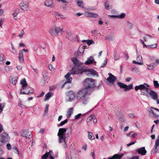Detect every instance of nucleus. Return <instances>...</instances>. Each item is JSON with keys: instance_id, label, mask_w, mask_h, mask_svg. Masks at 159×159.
Wrapping results in <instances>:
<instances>
[{"instance_id": "obj_1", "label": "nucleus", "mask_w": 159, "mask_h": 159, "mask_svg": "<svg viewBox=\"0 0 159 159\" xmlns=\"http://www.w3.org/2000/svg\"><path fill=\"white\" fill-rule=\"evenodd\" d=\"M66 128H61L59 129L57 136L58 137V142L61 143L64 148L67 147V143L69 136H66Z\"/></svg>"}, {"instance_id": "obj_2", "label": "nucleus", "mask_w": 159, "mask_h": 159, "mask_svg": "<svg viewBox=\"0 0 159 159\" xmlns=\"http://www.w3.org/2000/svg\"><path fill=\"white\" fill-rule=\"evenodd\" d=\"M78 69V67L74 66L70 70V73H68L65 75V77L66 79V81L64 82L63 85V87L67 83H70L71 82L72 80V78L70 77L71 74L73 75L75 74L78 75L79 74V72Z\"/></svg>"}, {"instance_id": "obj_3", "label": "nucleus", "mask_w": 159, "mask_h": 159, "mask_svg": "<svg viewBox=\"0 0 159 159\" xmlns=\"http://www.w3.org/2000/svg\"><path fill=\"white\" fill-rule=\"evenodd\" d=\"M149 86L146 83H144L143 84H141L138 86H136L135 88V90L136 91H138V90H140L141 91V93L142 95L144 96H147V93H148L150 90Z\"/></svg>"}, {"instance_id": "obj_4", "label": "nucleus", "mask_w": 159, "mask_h": 159, "mask_svg": "<svg viewBox=\"0 0 159 159\" xmlns=\"http://www.w3.org/2000/svg\"><path fill=\"white\" fill-rule=\"evenodd\" d=\"M63 30V26L54 25L49 30V32L52 36H55L56 34H61Z\"/></svg>"}, {"instance_id": "obj_5", "label": "nucleus", "mask_w": 159, "mask_h": 159, "mask_svg": "<svg viewBox=\"0 0 159 159\" xmlns=\"http://www.w3.org/2000/svg\"><path fill=\"white\" fill-rule=\"evenodd\" d=\"M84 84L86 89H91L95 86V82L92 78H87L84 82Z\"/></svg>"}, {"instance_id": "obj_6", "label": "nucleus", "mask_w": 159, "mask_h": 159, "mask_svg": "<svg viewBox=\"0 0 159 159\" xmlns=\"http://www.w3.org/2000/svg\"><path fill=\"white\" fill-rule=\"evenodd\" d=\"M78 70L79 72V73H81L84 72H85L86 74L87 75H97L98 74L97 72L93 69L86 70L84 67L82 66L81 67L79 66L78 67Z\"/></svg>"}, {"instance_id": "obj_7", "label": "nucleus", "mask_w": 159, "mask_h": 159, "mask_svg": "<svg viewBox=\"0 0 159 159\" xmlns=\"http://www.w3.org/2000/svg\"><path fill=\"white\" fill-rule=\"evenodd\" d=\"M87 93L86 89H82L80 90L76 93V98L77 100H83Z\"/></svg>"}, {"instance_id": "obj_8", "label": "nucleus", "mask_w": 159, "mask_h": 159, "mask_svg": "<svg viewBox=\"0 0 159 159\" xmlns=\"http://www.w3.org/2000/svg\"><path fill=\"white\" fill-rule=\"evenodd\" d=\"M29 0H22L20 4V6L24 11H27L29 9Z\"/></svg>"}, {"instance_id": "obj_9", "label": "nucleus", "mask_w": 159, "mask_h": 159, "mask_svg": "<svg viewBox=\"0 0 159 159\" xmlns=\"http://www.w3.org/2000/svg\"><path fill=\"white\" fill-rule=\"evenodd\" d=\"M136 61L133 60L132 62L135 64L139 65H142L143 64V62L142 55L140 54L137 52L136 53Z\"/></svg>"}, {"instance_id": "obj_10", "label": "nucleus", "mask_w": 159, "mask_h": 159, "mask_svg": "<svg viewBox=\"0 0 159 159\" xmlns=\"http://www.w3.org/2000/svg\"><path fill=\"white\" fill-rule=\"evenodd\" d=\"M34 93L33 89L30 87L26 86L25 87L22 88L20 91L21 94H27L31 95Z\"/></svg>"}, {"instance_id": "obj_11", "label": "nucleus", "mask_w": 159, "mask_h": 159, "mask_svg": "<svg viewBox=\"0 0 159 159\" xmlns=\"http://www.w3.org/2000/svg\"><path fill=\"white\" fill-rule=\"evenodd\" d=\"M117 84L120 88L125 89V91H129L131 89L133 86V84H129L128 86L120 82H118Z\"/></svg>"}, {"instance_id": "obj_12", "label": "nucleus", "mask_w": 159, "mask_h": 159, "mask_svg": "<svg viewBox=\"0 0 159 159\" xmlns=\"http://www.w3.org/2000/svg\"><path fill=\"white\" fill-rule=\"evenodd\" d=\"M10 140V137L8 134L6 132L3 133L1 136L0 141L2 143H6Z\"/></svg>"}, {"instance_id": "obj_13", "label": "nucleus", "mask_w": 159, "mask_h": 159, "mask_svg": "<svg viewBox=\"0 0 159 159\" xmlns=\"http://www.w3.org/2000/svg\"><path fill=\"white\" fill-rule=\"evenodd\" d=\"M75 97V93L72 91H70L67 94L66 99L67 101L71 102L74 99Z\"/></svg>"}, {"instance_id": "obj_14", "label": "nucleus", "mask_w": 159, "mask_h": 159, "mask_svg": "<svg viewBox=\"0 0 159 159\" xmlns=\"http://www.w3.org/2000/svg\"><path fill=\"white\" fill-rule=\"evenodd\" d=\"M152 109H154L156 111L159 112V109L158 108L151 107H150V110L149 111V116L151 117H157L159 116L156 115Z\"/></svg>"}, {"instance_id": "obj_15", "label": "nucleus", "mask_w": 159, "mask_h": 159, "mask_svg": "<svg viewBox=\"0 0 159 159\" xmlns=\"http://www.w3.org/2000/svg\"><path fill=\"white\" fill-rule=\"evenodd\" d=\"M108 75L109 76L107 79V81L113 84L116 80V77L110 73H109Z\"/></svg>"}, {"instance_id": "obj_16", "label": "nucleus", "mask_w": 159, "mask_h": 159, "mask_svg": "<svg viewBox=\"0 0 159 159\" xmlns=\"http://www.w3.org/2000/svg\"><path fill=\"white\" fill-rule=\"evenodd\" d=\"M151 96L152 98L154 100H157L158 98V95L157 93L153 90H150L148 93Z\"/></svg>"}, {"instance_id": "obj_17", "label": "nucleus", "mask_w": 159, "mask_h": 159, "mask_svg": "<svg viewBox=\"0 0 159 159\" xmlns=\"http://www.w3.org/2000/svg\"><path fill=\"white\" fill-rule=\"evenodd\" d=\"M85 16L86 17L97 18L98 16V15L96 13H93L90 12H86L84 14Z\"/></svg>"}, {"instance_id": "obj_18", "label": "nucleus", "mask_w": 159, "mask_h": 159, "mask_svg": "<svg viewBox=\"0 0 159 159\" xmlns=\"http://www.w3.org/2000/svg\"><path fill=\"white\" fill-rule=\"evenodd\" d=\"M21 136L25 137L26 138H30L31 133L28 130H23L21 133Z\"/></svg>"}, {"instance_id": "obj_19", "label": "nucleus", "mask_w": 159, "mask_h": 159, "mask_svg": "<svg viewBox=\"0 0 159 159\" xmlns=\"http://www.w3.org/2000/svg\"><path fill=\"white\" fill-rule=\"evenodd\" d=\"M136 152H138L139 154H141L143 155H145L147 152V151L144 147H142L137 149Z\"/></svg>"}, {"instance_id": "obj_20", "label": "nucleus", "mask_w": 159, "mask_h": 159, "mask_svg": "<svg viewBox=\"0 0 159 159\" xmlns=\"http://www.w3.org/2000/svg\"><path fill=\"white\" fill-rule=\"evenodd\" d=\"M71 60L75 65L74 66L79 67L82 64V63L76 58L73 57L71 59Z\"/></svg>"}, {"instance_id": "obj_21", "label": "nucleus", "mask_w": 159, "mask_h": 159, "mask_svg": "<svg viewBox=\"0 0 159 159\" xmlns=\"http://www.w3.org/2000/svg\"><path fill=\"white\" fill-rule=\"evenodd\" d=\"M19 62L21 63L23 62L24 61L23 52L22 50H20L19 52Z\"/></svg>"}, {"instance_id": "obj_22", "label": "nucleus", "mask_w": 159, "mask_h": 159, "mask_svg": "<svg viewBox=\"0 0 159 159\" xmlns=\"http://www.w3.org/2000/svg\"><path fill=\"white\" fill-rule=\"evenodd\" d=\"M94 61V60L92 56H90L88 58L87 61L85 62V64L86 65H89L93 63Z\"/></svg>"}, {"instance_id": "obj_23", "label": "nucleus", "mask_w": 159, "mask_h": 159, "mask_svg": "<svg viewBox=\"0 0 159 159\" xmlns=\"http://www.w3.org/2000/svg\"><path fill=\"white\" fill-rule=\"evenodd\" d=\"M19 13V10L18 9H16L14 10L12 13V15L13 16V19L15 20H17V18L16 17L17 15Z\"/></svg>"}, {"instance_id": "obj_24", "label": "nucleus", "mask_w": 159, "mask_h": 159, "mask_svg": "<svg viewBox=\"0 0 159 159\" xmlns=\"http://www.w3.org/2000/svg\"><path fill=\"white\" fill-rule=\"evenodd\" d=\"M159 147V135L157 138L155 144L154 148V152H157L158 151L157 148Z\"/></svg>"}, {"instance_id": "obj_25", "label": "nucleus", "mask_w": 159, "mask_h": 159, "mask_svg": "<svg viewBox=\"0 0 159 159\" xmlns=\"http://www.w3.org/2000/svg\"><path fill=\"white\" fill-rule=\"evenodd\" d=\"M73 110L74 108L73 107L70 108L68 110L66 114L67 117L68 118H69L71 116Z\"/></svg>"}, {"instance_id": "obj_26", "label": "nucleus", "mask_w": 159, "mask_h": 159, "mask_svg": "<svg viewBox=\"0 0 159 159\" xmlns=\"http://www.w3.org/2000/svg\"><path fill=\"white\" fill-rule=\"evenodd\" d=\"M124 154L122 153L120 154H115L112 156L113 159H121Z\"/></svg>"}, {"instance_id": "obj_27", "label": "nucleus", "mask_w": 159, "mask_h": 159, "mask_svg": "<svg viewBox=\"0 0 159 159\" xmlns=\"http://www.w3.org/2000/svg\"><path fill=\"white\" fill-rule=\"evenodd\" d=\"M53 3L52 0H46L44 3L45 6L47 7L51 6Z\"/></svg>"}, {"instance_id": "obj_28", "label": "nucleus", "mask_w": 159, "mask_h": 159, "mask_svg": "<svg viewBox=\"0 0 159 159\" xmlns=\"http://www.w3.org/2000/svg\"><path fill=\"white\" fill-rule=\"evenodd\" d=\"M5 57L3 54H0V64H3L5 62Z\"/></svg>"}, {"instance_id": "obj_29", "label": "nucleus", "mask_w": 159, "mask_h": 159, "mask_svg": "<svg viewBox=\"0 0 159 159\" xmlns=\"http://www.w3.org/2000/svg\"><path fill=\"white\" fill-rule=\"evenodd\" d=\"M52 93L50 92H48L47 93L44 97V100L46 101L49 98H50L51 97H52Z\"/></svg>"}, {"instance_id": "obj_30", "label": "nucleus", "mask_w": 159, "mask_h": 159, "mask_svg": "<svg viewBox=\"0 0 159 159\" xmlns=\"http://www.w3.org/2000/svg\"><path fill=\"white\" fill-rule=\"evenodd\" d=\"M88 137L89 139L92 140L94 139L95 137L92 132H88Z\"/></svg>"}, {"instance_id": "obj_31", "label": "nucleus", "mask_w": 159, "mask_h": 159, "mask_svg": "<svg viewBox=\"0 0 159 159\" xmlns=\"http://www.w3.org/2000/svg\"><path fill=\"white\" fill-rule=\"evenodd\" d=\"M77 5L82 8H84V4L82 0H78L77 1Z\"/></svg>"}, {"instance_id": "obj_32", "label": "nucleus", "mask_w": 159, "mask_h": 159, "mask_svg": "<svg viewBox=\"0 0 159 159\" xmlns=\"http://www.w3.org/2000/svg\"><path fill=\"white\" fill-rule=\"evenodd\" d=\"M104 6L106 10H108L111 8V6L110 7L109 5V2L108 0L106 1L105 2Z\"/></svg>"}, {"instance_id": "obj_33", "label": "nucleus", "mask_w": 159, "mask_h": 159, "mask_svg": "<svg viewBox=\"0 0 159 159\" xmlns=\"http://www.w3.org/2000/svg\"><path fill=\"white\" fill-rule=\"evenodd\" d=\"M20 84L22 85V88H24L26 86H27V84L25 79H23L20 81Z\"/></svg>"}, {"instance_id": "obj_34", "label": "nucleus", "mask_w": 159, "mask_h": 159, "mask_svg": "<svg viewBox=\"0 0 159 159\" xmlns=\"http://www.w3.org/2000/svg\"><path fill=\"white\" fill-rule=\"evenodd\" d=\"M114 60L115 61H116L119 59L120 58V56L118 53L117 52H115L114 54Z\"/></svg>"}, {"instance_id": "obj_35", "label": "nucleus", "mask_w": 159, "mask_h": 159, "mask_svg": "<svg viewBox=\"0 0 159 159\" xmlns=\"http://www.w3.org/2000/svg\"><path fill=\"white\" fill-rule=\"evenodd\" d=\"M25 34V31L23 30H22L20 33L18 35V36L20 39H22Z\"/></svg>"}, {"instance_id": "obj_36", "label": "nucleus", "mask_w": 159, "mask_h": 159, "mask_svg": "<svg viewBox=\"0 0 159 159\" xmlns=\"http://www.w3.org/2000/svg\"><path fill=\"white\" fill-rule=\"evenodd\" d=\"M67 35L66 37L69 39H70L72 37V33L70 31H67L66 32Z\"/></svg>"}, {"instance_id": "obj_37", "label": "nucleus", "mask_w": 159, "mask_h": 159, "mask_svg": "<svg viewBox=\"0 0 159 159\" xmlns=\"http://www.w3.org/2000/svg\"><path fill=\"white\" fill-rule=\"evenodd\" d=\"M152 36L148 34H146L144 37V40L145 42H148L149 39H152Z\"/></svg>"}, {"instance_id": "obj_38", "label": "nucleus", "mask_w": 159, "mask_h": 159, "mask_svg": "<svg viewBox=\"0 0 159 159\" xmlns=\"http://www.w3.org/2000/svg\"><path fill=\"white\" fill-rule=\"evenodd\" d=\"M147 65L148 66L147 69L149 70H152L155 68L154 65L153 63Z\"/></svg>"}, {"instance_id": "obj_39", "label": "nucleus", "mask_w": 159, "mask_h": 159, "mask_svg": "<svg viewBox=\"0 0 159 159\" xmlns=\"http://www.w3.org/2000/svg\"><path fill=\"white\" fill-rule=\"evenodd\" d=\"M95 118L94 115H91L89 117L87 120V123L88 124V123L89 121Z\"/></svg>"}, {"instance_id": "obj_40", "label": "nucleus", "mask_w": 159, "mask_h": 159, "mask_svg": "<svg viewBox=\"0 0 159 159\" xmlns=\"http://www.w3.org/2000/svg\"><path fill=\"white\" fill-rule=\"evenodd\" d=\"M5 70L7 72H9L12 70V68L10 66H6L5 68Z\"/></svg>"}, {"instance_id": "obj_41", "label": "nucleus", "mask_w": 159, "mask_h": 159, "mask_svg": "<svg viewBox=\"0 0 159 159\" xmlns=\"http://www.w3.org/2000/svg\"><path fill=\"white\" fill-rule=\"evenodd\" d=\"M11 52L14 54H16L17 53V50L15 48L13 44L12 43L11 44Z\"/></svg>"}, {"instance_id": "obj_42", "label": "nucleus", "mask_w": 159, "mask_h": 159, "mask_svg": "<svg viewBox=\"0 0 159 159\" xmlns=\"http://www.w3.org/2000/svg\"><path fill=\"white\" fill-rule=\"evenodd\" d=\"M157 45L156 43H154L153 44L149 45H148V47L152 49L157 48Z\"/></svg>"}, {"instance_id": "obj_43", "label": "nucleus", "mask_w": 159, "mask_h": 159, "mask_svg": "<svg viewBox=\"0 0 159 159\" xmlns=\"http://www.w3.org/2000/svg\"><path fill=\"white\" fill-rule=\"evenodd\" d=\"M5 106V104L4 103L0 104V112L1 113L3 110V109Z\"/></svg>"}, {"instance_id": "obj_44", "label": "nucleus", "mask_w": 159, "mask_h": 159, "mask_svg": "<svg viewBox=\"0 0 159 159\" xmlns=\"http://www.w3.org/2000/svg\"><path fill=\"white\" fill-rule=\"evenodd\" d=\"M153 84L154 87L156 88H158L159 87V84L157 81L154 80L153 81Z\"/></svg>"}, {"instance_id": "obj_45", "label": "nucleus", "mask_w": 159, "mask_h": 159, "mask_svg": "<svg viewBox=\"0 0 159 159\" xmlns=\"http://www.w3.org/2000/svg\"><path fill=\"white\" fill-rule=\"evenodd\" d=\"M107 61V58H105V59L104 61V62L103 63V65H102L101 66V67H102V68L106 66Z\"/></svg>"}, {"instance_id": "obj_46", "label": "nucleus", "mask_w": 159, "mask_h": 159, "mask_svg": "<svg viewBox=\"0 0 159 159\" xmlns=\"http://www.w3.org/2000/svg\"><path fill=\"white\" fill-rule=\"evenodd\" d=\"M127 26L130 29H131L133 27V24L131 22H128L127 23Z\"/></svg>"}, {"instance_id": "obj_47", "label": "nucleus", "mask_w": 159, "mask_h": 159, "mask_svg": "<svg viewBox=\"0 0 159 159\" xmlns=\"http://www.w3.org/2000/svg\"><path fill=\"white\" fill-rule=\"evenodd\" d=\"M22 102L20 101L18 103V106L20 107L21 108L25 109L26 108V107L24 105L22 104Z\"/></svg>"}, {"instance_id": "obj_48", "label": "nucleus", "mask_w": 159, "mask_h": 159, "mask_svg": "<svg viewBox=\"0 0 159 159\" xmlns=\"http://www.w3.org/2000/svg\"><path fill=\"white\" fill-rule=\"evenodd\" d=\"M40 46L43 49H45L46 47V43L44 42L42 43L40 45Z\"/></svg>"}, {"instance_id": "obj_49", "label": "nucleus", "mask_w": 159, "mask_h": 159, "mask_svg": "<svg viewBox=\"0 0 159 159\" xmlns=\"http://www.w3.org/2000/svg\"><path fill=\"white\" fill-rule=\"evenodd\" d=\"M67 120L66 119L64 120L61 122L59 124L60 126H62L67 122Z\"/></svg>"}, {"instance_id": "obj_50", "label": "nucleus", "mask_w": 159, "mask_h": 159, "mask_svg": "<svg viewBox=\"0 0 159 159\" xmlns=\"http://www.w3.org/2000/svg\"><path fill=\"white\" fill-rule=\"evenodd\" d=\"M17 79L16 78H13L12 79V84L14 85H15L16 84V83L17 82Z\"/></svg>"}, {"instance_id": "obj_51", "label": "nucleus", "mask_w": 159, "mask_h": 159, "mask_svg": "<svg viewBox=\"0 0 159 159\" xmlns=\"http://www.w3.org/2000/svg\"><path fill=\"white\" fill-rule=\"evenodd\" d=\"M125 16V13H122L121 15H120L117 16L118 18H120L121 19L123 18Z\"/></svg>"}, {"instance_id": "obj_52", "label": "nucleus", "mask_w": 159, "mask_h": 159, "mask_svg": "<svg viewBox=\"0 0 159 159\" xmlns=\"http://www.w3.org/2000/svg\"><path fill=\"white\" fill-rule=\"evenodd\" d=\"M48 157H49L48 155L47 152L42 156V159H46Z\"/></svg>"}, {"instance_id": "obj_53", "label": "nucleus", "mask_w": 159, "mask_h": 159, "mask_svg": "<svg viewBox=\"0 0 159 159\" xmlns=\"http://www.w3.org/2000/svg\"><path fill=\"white\" fill-rule=\"evenodd\" d=\"M49 69L51 71H54L55 69L52 66L51 64H50L49 65Z\"/></svg>"}, {"instance_id": "obj_54", "label": "nucleus", "mask_w": 159, "mask_h": 159, "mask_svg": "<svg viewBox=\"0 0 159 159\" xmlns=\"http://www.w3.org/2000/svg\"><path fill=\"white\" fill-rule=\"evenodd\" d=\"M82 115V114L81 113L75 115V119H78Z\"/></svg>"}, {"instance_id": "obj_55", "label": "nucleus", "mask_w": 159, "mask_h": 159, "mask_svg": "<svg viewBox=\"0 0 159 159\" xmlns=\"http://www.w3.org/2000/svg\"><path fill=\"white\" fill-rule=\"evenodd\" d=\"M4 20V19L2 18H0V26L1 28L2 27V25L3 24V22Z\"/></svg>"}, {"instance_id": "obj_56", "label": "nucleus", "mask_w": 159, "mask_h": 159, "mask_svg": "<svg viewBox=\"0 0 159 159\" xmlns=\"http://www.w3.org/2000/svg\"><path fill=\"white\" fill-rule=\"evenodd\" d=\"M13 150L14 151V152H15L17 154H19V152L18 151V150L17 149V147L16 146L14 147L13 148Z\"/></svg>"}, {"instance_id": "obj_57", "label": "nucleus", "mask_w": 159, "mask_h": 159, "mask_svg": "<svg viewBox=\"0 0 159 159\" xmlns=\"http://www.w3.org/2000/svg\"><path fill=\"white\" fill-rule=\"evenodd\" d=\"M89 102L88 99H85L83 102V104H86Z\"/></svg>"}, {"instance_id": "obj_58", "label": "nucleus", "mask_w": 159, "mask_h": 159, "mask_svg": "<svg viewBox=\"0 0 159 159\" xmlns=\"http://www.w3.org/2000/svg\"><path fill=\"white\" fill-rule=\"evenodd\" d=\"M48 107H49V106L48 105H46L45 106L44 112L46 114H47L48 113Z\"/></svg>"}, {"instance_id": "obj_59", "label": "nucleus", "mask_w": 159, "mask_h": 159, "mask_svg": "<svg viewBox=\"0 0 159 159\" xmlns=\"http://www.w3.org/2000/svg\"><path fill=\"white\" fill-rule=\"evenodd\" d=\"M7 148L8 150H10L11 149V145L9 143H7Z\"/></svg>"}, {"instance_id": "obj_60", "label": "nucleus", "mask_w": 159, "mask_h": 159, "mask_svg": "<svg viewBox=\"0 0 159 159\" xmlns=\"http://www.w3.org/2000/svg\"><path fill=\"white\" fill-rule=\"evenodd\" d=\"M91 155L93 159H95V154L94 153V151H92Z\"/></svg>"}, {"instance_id": "obj_61", "label": "nucleus", "mask_w": 159, "mask_h": 159, "mask_svg": "<svg viewBox=\"0 0 159 159\" xmlns=\"http://www.w3.org/2000/svg\"><path fill=\"white\" fill-rule=\"evenodd\" d=\"M16 68L17 70L19 71L21 70L22 69V66L20 65L17 66L16 67Z\"/></svg>"}, {"instance_id": "obj_62", "label": "nucleus", "mask_w": 159, "mask_h": 159, "mask_svg": "<svg viewBox=\"0 0 159 159\" xmlns=\"http://www.w3.org/2000/svg\"><path fill=\"white\" fill-rule=\"evenodd\" d=\"M87 43L88 45H90L91 44L93 43V42L92 40H89L88 41Z\"/></svg>"}, {"instance_id": "obj_63", "label": "nucleus", "mask_w": 159, "mask_h": 159, "mask_svg": "<svg viewBox=\"0 0 159 159\" xmlns=\"http://www.w3.org/2000/svg\"><path fill=\"white\" fill-rule=\"evenodd\" d=\"M139 157L137 156H132L129 158V159H139Z\"/></svg>"}, {"instance_id": "obj_64", "label": "nucleus", "mask_w": 159, "mask_h": 159, "mask_svg": "<svg viewBox=\"0 0 159 159\" xmlns=\"http://www.w3.org/2000/svg\"><path fill=\"white\" fill-rule=\"evenodd\" d=\"M58 2H62L65 3H68V2L66 0H57Z\"/></svg>"}]
</instances>
